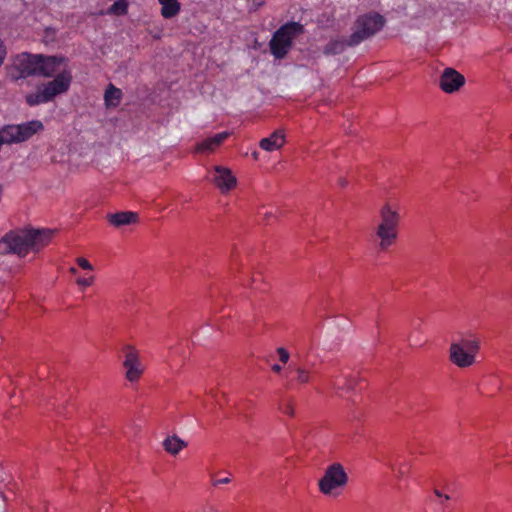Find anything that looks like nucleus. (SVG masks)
<instances>
[{"label": "nucleus", "instance_id": "nucleus-1", "mask_svg": "<svg viewBox=\"0 0 512 512\" xmlns=\"http://www.w3.org/2000/svg\"><path fill=\"white\" fill-rule=\"evenodd\" d=\"M52 233L49 229L10 231L0 239V253L23 257L30 251L37 252L48 245Z\"/></svg>", "mask_w": 512, "mask_h": 512}, {"label": "nucleus", "instance_id": "nucleus-2", "mask_svg": "<svg viewBox=\"0 0 512 512\" xmlns=\"http://www.w3.org/2000/svg\"><path fill=\"white\" fill-rule=\"evenodd\" d=\"M379 218L375 235L379 240V249L386 251L398 238V227L401 221L399 205L390 201L385 202L379 209Z\"/></svg>", "mask_w": 512, "mask_h": 512}, {"label": "nucleus", "instance_id": "nucleus-3", "mask_svg": "<svg viewBox=\"0 0 512 512\" xmlns=\"http://www.w3.org/2000/svg\"><path fill=\"white\" fill-rule=\"evenodd\" d=\"M304 26L299 22H288L277 29L270 42V51L276 59H283L292 48L293 40L303 34Z\"/></svg>", "mask_w": 512, "mask_h": 512}, {"label": "nucleus", "instance_id": "nucleus-4", "mask_svg": "<svg viewBox=\"0 0 512 512\" xmlns=\"http://www.w3.org/2000/svg\"><path fill=\"white\" fill-rule=\"evenodd\" d=\"M480 348L479 340L473 336L461 337L450 345L449 359L459 368L470 367L475 363Z\"/></svg>", "mask_w": 512, "mask_h": 512}, {"label": "nucleus", "instance_id": "nucleus-5", "mask_svg": "<svg viewBox=\"0 0 512 512\" xmlns=\"http://www.w3.org/2000/svg\"><path fill=\"white\" fill-rule=\"evenodd\" d=\"M384 24V17L375 12L359 16L354 23V31L348 38L349 47L356 46L372 37L382 29Z\"/></svg>", "mask_w": 512, "mask_h": 512}, {"label": "nucleus", "instance_id": "nucleus-6", "mask_svg": "<svg viewBox=\"0 0 512 512\" xmlns=\"http://www.w3.org/2000/svg\"><path fill=\"white\" fill-rule=\"evenodd\" d=\"M348 480V474L344 467L340 463H333L326 468L324 475L319 480V490L326 496L338 497Z\"/></svg>", "mask_w": 512, "mask_h": 512}, {"label": "nucleus", "instance_id": "nucleus-7", "mask_svg": "<svg viewBox=\"0 0 512 512\" xmlns=\"http://www.w3.org/2000/svg\"><path fill=\"white\" fill-rule=\"evenodd\" d=\"M125 360L123 367L125 368V377L129 382H136L144 372V365L142 364L138 351L127 345L124 347Z\"/></svg>", "mask_w": 512, "mask_h": 512}, {"label": "nucleus", "instance_id": "nucleus-8", "mask_svg": "<svg viewBox=\"0 0 512 512\" xmlns=\"http://www.w3.org/2000/svg\"><path fill=\"white\" fill-rule=\"evenodd\" d=\"M72 82V74L69 69H63L52 81L43 86L46 95L52 101L56 96L66 93Z\"/></svg>", "mask_w": 512, "mask_h": 512}, {"label": "nucleus", "instance_id": "nucleus-9", "mask_svg": "<svg viewBox=\"0 0 512 512\" xmlns=\"http://www.w3.org/2000/svg\"><path fill=\"white\" fill-rule=\"evenodd\" d=\"M14 66L19 72L20 78L39 76L40 55L22 53L17 56Z\"/></svg>", "mask_w": 512, "mask_h": 512}, {"label": "nucleus", "instance_id": "nucleus-10", "mask_svg": "<svg viewBox=\"0 0 512 512\" xmlns=\"http://www.w3.org/2000/svg\"><path fill=\"white\" fill-rule=\"evenodd\" d=\"M63 69H67V62L65 58L40 55L39 76H57L63 71Z\"/></svg>", "mask_w": 512, "mask_h": 512}, {"label": "nucleus", "instance_id": "nucleus-11", "mask_svg": "<svg viewBox=\"0 0 512 512\" xmlns=\"http://www.w3.org/2000/svg\"><path fill=\"white\" fill-rule=\"evenodd\" d=\"M464 84V76L453 68L444 69L439 80L440 88L449 94L458 91Z\"/></svg>", "mask_w": 512, "mask_h": 512}, {"label": "nucleus", "instance_id": "nucleus-12", "mask_svg": "<svg viewBox=\"0 0 512 512\" xmlns=\"http://www.w3.org/2000/svg\"><path fill=\"white\" fill-rule=\"evenodd\" d=\"M213 171L214 176L211 181L222 193L228 192L236 186V178L229 168L224 166H215Z\"/></svg>", "mask_w": 512, "mask_h": 512}, {"label": "nucleus", "instance_id": "nucleus-13", "mask_svg": "<svg viewBox=\"0 0 512 512\" xmlns=\"http://www.w3.org/2000/svg\"><path fill=\"white\" fill-rule=\"evenodd\" d=\"M107 221L114 227L119 228L138 222V214L132 211H121L106 216Z\"/></svg>", "mask_w": 512, "mask_h": 512}, {"label": "nucleus", "instance_id": "nucleus-14", "mask_svg": "<svg viewBox=\"0 0 512 512\" xmlns=\"http://www.w3.org/2000/svg\"><path fill=\"white\" fill-rule=\"evenodd\" d=\"M230 133L225 131L218 133L212 137H208L197 144V151L199 152H213L219 147L228 137Z\"/></svg>", "mask_w": 512, "mask_h": 512}, {"label": "nucleus", "instance_id": "nucleus-15", "mask_svg": "<svg viewBox=\"0 0 512 512\" xmlns=\"http://www.w3.org/2000/svg\"><path fill=\"white\" fill-rule=\"evenodd\" d=\"M285 144V134L282 130L273 132L269 137L263 138L259 146L268 152L280 149Z\"/></svg>", "mask_w": 512, "mask_h": 512}, {"label": "nucleus", "instance_id": "nucleus-16", "mask_svg": "<svg viewBox=\"0 0 512 512\" xmlns=\"http://www.w3.org/2000/svg\"><path fill=\"white\" fill-rule=\"evenodd\" d=\"M355 384L356 378L352 375L343 377H332L330 379V387L336 392L341 390L349 391L353 389Z\"/></svg>", "mask_w": 512, "mask_h": 512}, {"label": "nucleus", "instance_id": "nucleus-17", "mask_svg": "<svg viewBox=\"0 0 512 512\" xmlns=\"http://www.w3.org/2000/svg\"><path fill=\"white\" fill-rule=\"evenodd\" d=\"M186 446L187 443L176 435L167 437L163 442L165 451L171 455H177Z\"/></svg>", "mask_w": 512, "mask_h": 512}, {"label": "nucleus", "instance_id": "nucleus-18", "mask_svg": "<svg viewBox=\"0 0 512 512\" xmlns=\"http://www.w3.org/2000/svg\"><path fill=\"white\" fill-rule=\"evenodd\" d=\"M348 39L336 38L330 40L323 48L325 55H336L342 53L348 47Z\"/></svg>", "mask_w": 512, "mask_h": 512}, {"label": "nucleus", "instance_id": "nucleus-19", "mask_svg": "<svg viewBox=\"0 0 512 512\" xmlns=\"http://www.w3.org/2000/svg\"><path fill=\"white\" fill-rule=\"evenodd\" d=\"M122 98L121 89L109 84L104 94V101L107 107H117Z\"/></svg>", "mask_w": 512, "mask_h": 512}, {"label": "nucleus", "instance_id": "nucleus-20", "mask_svg": "<svg viewBox=\"0 0 512 512\" xmlns=\"http://www.w3.org/2000/svg\"><path fill=\"white\" fill-rule=\"evenodd\" d=\"M162 6L161 15L166 18L176 16L180 11V4L177 0H158Z\"/></svg>", "mask_w": 512, "mask_h": 512}, {"label": "nucleus", "instance_id": "nucleus-21", "mask_svg": "<svg viewBox=\"0 0 512 512\" xmlns=\"http://www.w3.org/2000/svg\"><path fill=\"white\" fill-rule=\"evenodd\" d=\"M386 465L394 472L398 479L403 478L410 468L408 462H400L398 457L389 459Z\"/></svg>", "mask_w": 512, "mask_h": 512}, {"label": "nucleus", "instance_id": "nucleus-22", "mask_svg": "<svg viewBox=\"0 0 512 512\" xmlns=\"http://www.w3.org/2000/svg\"><path fill=\"white\" fill-rule=\"evenodd\" d=\"M290 369H292L295 374H296V377L294 378V381L297 383V384H307L310 382L311 380V372L306 369L305 367L303 366H292L290 365Z\"/></svg>", "mask_w": 512, "mask_h": 512}, {"label": "nucleus", "instance_id": "nucleus-23", "mask_svg": "<svg viewBox=\"0 0 512 512\" xmlns=\"http://www.w3.org/2000/svg\"><path fill=\"white\" fill-rule=\"evenodd\" d=\"M26 102L30 106L39 105L41 103L50 102L49 97L46 95L45 91L42 89L36 93H31L26 96Z\"/></svg>", "mask_w": 512, "mask_h": 512}, {"label": "nucleus", "instance_id": "nucleus-24", "mask_svg": "<svg viewBox=\"0 0 512 512\" xmlns=\"http://www.w3.org/2000/svg\"><path fill=\"white\" fill-rule=\"evenodd\" d=\"M128 4L126 0H117L114 4L109 8V13L115 15H124L127 12Z\"/></svg>", "mask_w": 512, "mask_h": 512}, {"label": "nucleus", "instance_id": "nucleus-25", "mask_svg": "<svg viewBox=\"0 0 512 512\" xmlns=\"http://www.w3.org/2000/svg\"><path fill=\"white\" fill-rule=\"evenodd\" d=\"M279 410L288 416L294 415V408L291 401H282L279 404Z\"/></svg>", "mask_w": 512, "mask_h": 512}, {"label": "nucleus", "instance_id": "nucleus-26", "mask_svg": "<svg viewBox=\"0 0 512 512\" xmlns=\"http://www.w3.org/2000/svg\"><path fill=\"white\" fill-rule=\"evenodd\" d=\"M277 353H278V355H279V359H280V361H281L282 363H284V364H285V363H287V362H288V360H289V358H290V355H289L288 351H287L285 348H283V347H279V348L277 349Z\"/></svg>", "mask_w": 512, "mask_h": 512}, {"label": "nucleus", "instance_id": "nucleus-27", "mask_svg": "<svg viewBox=\"0 0 512 512\" xmlns=\"http://www.w3.org/2000/svg\"><path fill=\"white\" fill-rule=\"evenodd\" d=\"M76 262L84 270H93V266L85 258L79 257V258L76 259Z\"/></svg>", "mask_w": 512, "mask_h": 512}, {"label": "nucleus", "instance_id": "nucleus-28", "mask_svg": "<svg viewBox=\"0 0 512 512\" xmlns=\"http://www.w3.org/2000/svg\"><path fill=\"white\" fill-rule=\"evenodd\" d=\"M231 482V478L229 476L221 479L212 478L211 484L213 487H219L220 485L228 484Z\"/></svg>", "mask_w": 512, "mask_h": 512}, {"label": "nucleus", "instance_id": "nucleus-29", "mask_svg": "<svg viewBox=\"0 0 512 512\" xmlns=\"http://www.w3.org/2000/svg\"><path fill=\"white\" fill-rule=\"evenodd\" d=\"M76 282L80 286L88 287L93 284L94 276H90L88 278H78Z\"/></svg>", "mask_w": 512, "mask_h": 512}, {"label": "nucleus", "instance_id": "nucleus-30", "mask_svg": "<svg viewBox=\"0 0 512 512\" xmlns=\"http://www.w3.org/2000/svg\"><path fill=\"white\" fill-rule=\"evenodd\" d=\"M434 494L435 496H437L438 498L441 499V503L443 504L444 501H448L450 500V496L448 494H443L439 489L435 488L434 489Z\"/></svg>", "mask_w": 512, "mask_h": 512}, {"label": "nucleus", "instance_id": "nucleus-31", "mask_svg": "<svg viewBox=\"0 0 512 512\" xmlns=\"http://www.w3.org/2000/svg\"><path fill=\"white\" fill-rule=\"evenodd\" d=\"M265 1L266 0H251L250 10L256 11L265 3Z\"/></svg>", "mask_w": 512, "mask_h": 512}, {"label": "nucleus", "instance_id": "nucleus-32", "mask_svg": "<svg viewBox=\"0 0 512 512\" xmlns=\"http://www.w3.org/2000/svg\"><path fill=\"white\" fill-rule=\"evenodd\" d=\"M272 370L275 372V373H279L281 370H282V367L279 365V364H274L272 366Z\"/></svg>", "mask_w": 512, "mask_h": 512}, {"label": "nucleus", "instance_id": "nucleus-33", "mask_svg": "<svg viewBox=\"0 0 512 512\" xmlns=\"http://www.w3.org/2000/svg\"><path fill=\"white\" fill-rule=\"evenodd\" d=\"M69 272H70L71 274H76V273H77V269H76L75 267H71V268L69 269Z\"/></svg>", "mask_w": 512, "mask_h": 512}, {"label": "nucleus", "instance_id": "nucleus-34", "mask_svg": "<svg viewBox=\"0 0 512 512\" xmlns=\"http://www.w3.org/2000/svg\"><path fill=\"white\" fill-rule=\"evenodd\" d=\"M264 216H265V218H267V219H268L269 217H271V216H272V213H268V212H267V213H265V214H264Z\"/></svg>", "mask_w": 512, "mask_h": 512}, {"label": "nucleus", "instance_id": "nucleus-35", "mask_svg": "<svg viewBox=\"0 0 512 512\" xmlns=\"http://www.w3.org/2000/svg\"><path fill=\"white\" fill-rule=\"evenodd\" d=\"M253 157H254L255 159H257V158H258V153H257V152H254V153H253Z\"/></svg>", "mask_w": 512, "mask_h": 512}]
</instances>
